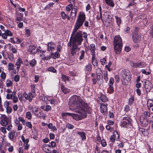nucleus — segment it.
<instances>
[{
    "instance_id": "nucleus-1",
    "label": "nucleus",
    "mask_w": 153,
    "mask_h": 153,
    "mask_svg": "<svg viewBox=\"0 0 153 153\" xmlns=\"http://www.w3.org/2000/svg\"><path fill=\"white\" fill-rule=\"evenodd\" d=\"M85 18V15L83 12H80L79 13L74 25L71 37L68 44V47L72 46L71 49V54L72 56L76 54V52L80 50L78 46L81 44L83 39L82 32L80 31H77L82 25Z\"/></svg>"
},
{
    "instance_id": "nucleus-2",
    "label": "nucleus",
    "mask_w": 153,
    "mask_h": 153,
    "mask_svg": "<svg viewBox=\"0 0 153 153\" xmlns=\"http://www.w3.org/2000/svg\"><path fill=\"white\" fill-rule=\"evenodd\" d=\"M69 108L74 112L79 111V109H87L89 111L91 108L79 96L74 95L69 99Z\"/></svg>"
},
{
    "instance_id": "nucleus-3",
    "label": "nucleus",
    "mask_w": 153,
    "mask_h": 153,
    "mask_svg": "<svg viewBox=\"0 0 153 153\" xmlns=\"http://www.w3.org/2000/svg\"><path fill=\"white\" fill-rule=\"evenodd\" d=\"M91 109L89 111L87 109H79V111L75 112L79 113V114L70 113H67L66 114L67 115L72 116L73 118L76 120H79L82 119L86 117L87 113H90L91 111Z\"/></svg>"
},
{
    "instance_id": "nucleus-4",
    "label": "nucleus",
    "mask_w": 153,
    "mask_h": 153,
    "mask_svg": "<svg viewBox=\"0 0 153 153\" xmlns=\"http://www.w3.org/2000/svg\"><path fill=\"white\" fill-rule=\"evenodd\" d=\"M114 49L116 54H120L122 50L123 46L121 38L119 36H116L114 40Z\"/></svg>"
},
{
    "instance_id": "nucleus-5",
    "label": "nucleus",
    "mask_w": 153,
    "mask_h": 153,
    "mask_svg": "<svg viewBox=\"0 0 153 153\" xmlns=\"http://www.w3.org/2000/svg\"><path fill=\"white\" fill-rule=\"evenodd\" d=\"M1 125L3 126H7V129L8 131L10 130L12 127L11 121L5 114H1Z\"/></svg>"
},
{
    "instance_id": "nucleus-6",
    "label": "nucleus",
    "mask_w": 153,
    "mask_h": 153,
    "mask_svg": "<svg viewBox=\"0 0 153 153\" xmlns=\"http://www.w3.org/2000/svg\"><path fill=\"white\" fill-rule=\"evenodd\" d=\"M128 74L125 70H123L121 72L122 82L124 85H127L131 80L130 76Z\"/></svg>"
},
{
    "instance_id": "nucleus-7",
    "label": "nucleus",
    "mask_w": 153,
    "mask_h": 153,
    "mask_svg": "<svg viewBox=\"0 0 153 153\" xmlns=\"http://www.w3.org/2000/svg\"><path fill=\"white\" fill-rule=\"evenodd\" d=\"M121 122V126L124 127H130L131 126V120L128 116H125L122 117Z\"/></svg>"
},
{
    "instance_id": "nucleus-8",
    "label": "nucleus",
    "mask_w": 153,
    "mask_h": 153,
    "mask_svg": "<svg viewBox=\"0 0 153 153\" xmlns=\"http://www.w3.org/2000/svg\"><path fill=\"white\" fill-rule=\"evenodd\" d=\"M141 38V35L136 31L133 33L132 39L134 42H137L140 41Z\"/></svg>"
},
{
    "instance_id": "nucleus-9",
    "label": "nucleus",
    "mask_w": 153,
    "mask_h": 153,
    "mask_svg": "<svg viewBox=\"0 0 153 153\" xmlns=\"http://www.w3.org/2000/svg\"><path fill=\"white\" fill-rule=\"evenodd\" d=\"M55 45L52 42H48L47 44V50L50 52H52L54 50Z\"/></svg>"
},
{
    "instance_id": "nucleus-10",
    "label": "nucleus",
    "mask_w": 153,
    "mask_h": 153,
    "mask_svg": "<svg viewBox=\"0 0 153 153\" xmlns=\"http://www.w3.org/2000/svg\"><path fill=\"white\" fill-rule=\"evenodd\" d=\"M108 104H104L102 103L101 104L100 108L101 109V112L102 113L106 112L107 111V105Z\"/></svg>"
},
{
    "instance_id": "nucleus-11",
    "label": "nucleus",
    "mask_w": 153,
    "mask_h": 153,
    "mask_svg": "<svg viewBox=\"0 0 153 153\" xmlns=\"http://www.w3.org/2000/svg\"><path fill=\"white\" fill-rule=\"evenodd\" d=\"M61 85L62 91L65 94L69 93L71 91L70 89L65 87L62 84H61Z\"/></svg>"
},
{
    "instance_id": "nucleus-12",
    "label": "nucleus",
    "mask_w": 153,
    "mask_h": 153,
    "mask_svg": "<svg viewBox=\"0 0 153 153\" xmlns=\"http://www.w3.org/2000/svg\"><path fill=\"white\" fill-rule=\"evenodd\" d=\"M23 62L21 59L19 58L17 60L15 65L17 66L16 69L17 70H19L21 65V64H22Z\"/></svg>"
},
{
    "instance_id": "nucleus-13",
    "label": "nucleus",
    "mask_w": 153,
    "mask_h": 153,
    "mask_svg": "<svg viewBox=\"0 0 153 153\" xmlns=\"http://www.w3.org/2000/svg\"><path fill=\"white\" fill-rule=\"evenodd\" d=\"M99 78V77H97V76L96 77H94L92 79V82L94 84H95L97 83L98 84L100 85L102 84V83L103 82V79H101L102 82L100 83L99 82V79H100V78Z\"/></svg>"
},
{
    "instance_id": "nucleus-14",
    "label": "nucleus",
    "mask_w": 153,
    "mask_h": 153,
    "mask_svg": "<svg viewBox=\"0 0 153 153\" xmlns=\"http://www.w3.org/2000/svg\"><path fill=\"white\" fill-rule=\"evenodd\" d=\"M36 47L33 45H30L29 47V51L32 53H36Z\"/></svg>"
},
{
    "instance_id": "nucleus-15",
    "label": "nucleus",
    "mask_w": 153,
    "mask_h": 153,
    "mask_svg": "<svg viewBox=\"0 0 153 153\" xmlns=\"http://www.w3.org/2000/svg\"><path fill=\"white\" fill-rule=\"evenodd\" d=\"M90 48L92 55H95V50L96 48L95 44H91L90 45Z\"/></svg>"
},
{
    "instance_id": "nucleus-16",
    "label": "nucleus",
    "mask_w": 153,
    "mask_h": 153,
    "mask_svg": "<svg viewBox=\"0 0 153 153\" xmlns=\"http://www.w3.org/2000/svg\"><path fill=\"white\" fill-rule=\"evenodd\" d=\"M42 149L46 153H51L52 152V151L50 150L48 148L47 144H44L42 146Z\"/></svg>"
},
{
    "instance_id": "nucleus-17",
    "label": "nucleus",
    "mask_w": 153,
    "mask_h": 153,
    "mask_svg": "<svg viewBox=\"0 0 153 153\" xmlns=\"http://www.w3.org/2000/svg\"><path fill=\"white\" fill-rule=\"evenodd\" d=\"M61 15L62 18L63 19H65L66 18L68 20H70L71 19V18L63 11L61 12Z\"/></svg>"
},
{
    "instance_id": "nucleus-18",
    "label": "nucleus",
    "mask_w": 153,
    "mask_h": 153,
    "mask_svg": "<svg viewBox=\"0 0 153 153\" xmlns=\"http://www.w3.org/2000/svg\"><path fill=\"white\" fill-rule=\"evenodd\" d=\"M147 106L149 110H151V108L153 107V101L151 100H149L147 102Z\"/></svg>"
},
{
    "instance_id": "nucleus-19",
    "label": "nucleus",
    "mask_w": 153,
    "mask_h": 153,
    "mask_svg": "<svg viewBox=\"0 0 153 153\" xmlns=\"http://www.w3.org/2000/svg\"><path fill=\"white\" fill-rule=\"evenodd\" d=\"M7 47L9 48V49L12 51V52L14 53H16L17 52V51L16 49L14 48L13 46L11 44H9L7 45Z\"/></svg>"
},
{
    "instance_id": "nucleus-20",
    "label": "nucleus",
    "mask_w": 153,
    "mask_h": 153,
    "mask_svg": "<svg viewBox=\"0 0 153 153\" xmlns=\"http://www.w3.org/2000/svg\"><path fill=\"white\" fill-rule=\"evenodd\" d=\"M16 93L15 92L13 91L12 92V94H7L6 95V98L7 99L11 100L13 98L15 95H16Z\"/></svg>"
},
{
    "instance_id": "nucleus-21",
    "label": "nucleus",
    "mask_w": 153,
    "mask_h": 153,
    "mask_svg": "<svg viewBox=\"0 0 153 153\" xmlns=\"http://www.w3.org/2000/svg\"><path fill=\"white\" fill-rule=\"evenodd\" d=\"M91 62L92 65L94 66H97V61L95 59V56L96 55H92Z\"/></svg>"
},
{
    "instance_id": "nucleus-22",
    "label": "nucleus",
    "mask_w": 153,
    "mask_h": 153,
    "mask_svg": "<svg viewBox=\"0 0 153 153\" xmlns=\"http://www.w3.org/2000/svg\"><path fill=\"white\" fill-rule=\"evenodd\" d=\"M99 10L100 13L98 12V14L97 16V19L98 20H100L101 19L102 20V15L101 13V10L102 8L100 5L99 6Z\"/></svg>"
},
{
    "instance_id": "nucleus-23",
    "label": "nucleus",
    "mask_w": 153,
    "mask_h": 153,
    "mask_svg": "<svg viewBox=\"0 0 153 153\" xmlns=\"http://www.w3.org/2000/svg\"><path fill=\"white\" fill-rule=\"evenodd\" d=\"M15 132L14 131H10L8 134V137L10 140L13 139L15 137Z\"/></svg>"
},
{
    "instance_id": "nucleus-24",
    "label": "nucleus",
    "mask_w": 153,
    "mask_h": 153,
    "mask_svg": "<svg viewBox=\"0 0 153 153\" xmlns=\"http://www.w3.org/2000/svg\"><path fill=\"white\" fill-rule=\"evenodd\" d=\"M105 3L111 7H114V3L112 0H105Z\"/></svg>"
},
{
    "instance_id": "nucleus-25",
    "label": "nucleus",
    "mask_w": 153,
    "mask_h": 153,
    "mask_svg": "<svg viewBox=\"0 0 153 153\" xmlns=\"http://www.w3.org/2000/svg\"><path fill=\"white\" fill-rule=\"evenodd\" d=\"M100 99L102 102H105L108 100V99L106 96L104 94H101L100 97Z\"/></svg>"
},
{
    "instance_id": "nucleus-26",
    "label": "nucleus",
    "mask_w": 153,
    "mask_h": 153,
    "mask_svg": "<svg viewBox=\"0 0 153 153\" xmlns=\"http://www.w3.org/2000/svg\"><path fill=\"white\" fill-rule=\"evenodd\" d=\"M51 55L53 56V58L54 59L58 58L60 57V54L57 52H56L54 53H52Z\"/></svg>"
},
{
    "instance_id": "nucleus-27",
    "label": "nucleus",
    "mask_w": 153,
    "mask_h": 153,
    "mask_svg": "<svg viewBox=\"0 0 153 153\" xmlns=\"http://www.w3.org/2000/svg\"><path fill=\"white\" fill-rule=\"evenodd\" d=\"M130 63L131 66L134 68H138V62L135 63L132 61H130Z\"/></svg>"
},
{
    "instance_id": "nucleus-28",
    "label": "nucleus",
    "mask_w": 153,
    "mask_h": 153,
    "mask_svg": "<svg viewBox=\"0 0 153 153\" xmlns=\"http://www.w3.org/2000/svg\"><path fill=\"white\" fill-rule=\"evenodd\" d=\"M7 87H12L13 85L12 82L10 79H7L6 82Z\"/></svg>"
},
{
    "instance_id": "nucleus-29",
    "label": "nucleus",
    "mask_w": 153,
    "mask_h": 153,
    "mask_svg": "<svg viewBox=\"0 0 153 153\" xmlns=\"http://www.w3.org/2000/svg\"><path fill=\"white\" fill-rule=\"evenodd\" d=\"M23 96L26 100H28L29 102L31 101V99L30 98L28 94L26 92H24L23 93Z\"/></svg>"
},
{
    "instance_id": "nucleus-30",
    "label": "nucleus",
    "mask_w": 153,
    "mask_h": 153,
    "mask_svg": "<svg viewBox=\"0 0 153 153\" xmlns=\"http://www.w3.org/2000/svg\"><path fill=\"white\" fill-rule=\"evenodd\" d=\"M36 61L35 59H33L30 61L29 64L32 67H33L36 65Z\"/></svg>"
},
{
    "instance_id": "nucleus-31",
    "label": "nucleus",
    "mask_w": 153,
    "mask_h": 153,
    "mask_svg": "<svg viewBox=\"0 0 153 153\" xmlns=\"http://www.w3.org/2000/svg\"><path fill=\"white\" fill-rule=\"evenodd\" d=\"M97 74V77H99V78H100V79H99V82L100 83L102 82V79H103V74L102 72H101V73H98V74Z\"/></svg>"
},
{
    "instance_id": "nucleus-32",
    "label": "nucleus",
    "mask_w": 153,
    "mask_h": 153,
    "mask_svg": "<svg viewBox=\"0 0 153 153\" xmlns=\"http://www.w3.org/2000/svg\"><path fill=\"white\" fill-rule=\"evenodd\" d=\"M85 69L86 71H91L92 69L91 65L90 64H88L87 65L85 66Z\"/></svg>"
},
{
    "instance_id": "nucleus-33",
    "label": "nucleus",
    "mask_w": 153,
    "mask_h": 153,
    "mask_svg": "<svg viewBox=\"0 0 153 153\" xmlns=\"http://www.w3.org/2000/svg\"><path fill=\"white\" fill-rule=\"evenodd\" d=\"M77 134L81 136L82 139H85V134L84 132H78Z\"/></svg>"
},
{
    "instance_id": "nucleus-34",
    "label": "nucleus",
    "mask_w": 153,
    "mask_h": 153,
    "mask_svg": "<svg viewBox=\"0 0 153 153\" xmlns=\"http://www.w3.org/2000/svg\"><path fill=\"white\" fill-rule=\"evenodd\" d=\"M28 94L29 95L30 98L31 99L32 101L33 98V97H35V95H36V93L35 92H31V91L30 92V93H29Z\"/></svg>"
},
{
    "instance_id": "nucleus-35",
    "label": "nucleus",
    "mask_w": 153,
    "mask_h": 153,
    "mask_svg": "<svg viewBox=\"0 0 153 153\" xmlns=\"http://www.w3.org/2000/svg\"><path fill=\"white\" fill-rule=\"evenodd\" d=\"M146 65V63L144 62H138V68H142L145 67Z\"/></svg>"
},
{
    "instance_id": "nucleus-36",
    "label": "nucleus",
    "mask_w": 153,
    "mask_h": 153,
    "mask_svg": "<svg viewBox=\"0 0 153 153\" xmlns=\"http://www.w3.org/2000/svg\"><path fill=\"white\" fill-rule=\"evenodd\" d=\"M18 120H19L20 122H21L22 123L23 125H25V121L23 117H18Z\"/></svg>"
},
{
    "instance_id": "nucleus-37",
    "label": "nucleus",
    "mask_w": 153,
    "mask_h": 153,
    "mask_svg": "<svg viewBox=\"0 0 153 153\" xmlns=\"http://www.w3.org/2000/svg\"><path fill=\"white\" fill-rule=\"evenodd\" d=\"M14 65L12 63H9L8 65V68L9 71H10L13 70Z\"/></svg>"
},
{
    "instance_id": "nucleus-38",
    "label": "nucleus",
    "mask_w": 153,
    "mask_h": 153,
    "mask_svg": "<svg viewBox=\"0 0 153 153\" xmlns=\"http://www.w3.org/2000/svg\"><path fill=\"white\" fill-rule=\"evenodd\" d=\"M77 10V7L76 6L74 5L71 9V13H76Z\"/></svg>"
},
{
    "instance_id": "nucleus-39",
    "label": "nucleus",
    "mask_w": 153,
    "mask_h": 153,
    "mask_svg": "<svg viewBox=\"0 0 153 153\" xmlns=\"http://www.w3.org/2000/svg\"><path fill=\"white\" fill-rule=\"evenodd\" d=\"M73 5L72 4L68 5L66 7V9L67 11H70L73 7Z\"/></svg>"
},
{
    "instance_id": "nucleus-40",
    "label": "nucleus",
    "mask_w": 153,
    "mask_h": 153,
    "mask_svg": "<svg viewBox=\"0 0 153 153\" xmlns=\"http://www.w3.org/2000/svg\"><path fill=\"white\" fill-rule=\"evenodd\" d=\"M134 99L133 96H131L129 99V104L131 105L134 102Z\"/></svg>"
},
{
    "instance_id": "nucleus-41",
    "label": "nucleus",
    "mask_w": 153,
    "mask_h": 153,
    "mask_svg": "<svg viewBox=\"0 0 153 153\" xmlns=\"http://www.w3.org/2000/svg\"><path fill=\"white\" fill-rule=\"evenodd\" d=\"M115 17L116 20V22L117 25L118 26H119L121 23V19L120 18L118 17L117 16H115Z\"/></svg>"
},
{
    "instance_id": "nucleus-42",
    "label": "nucleus",
    "mask_w": 153,
    "mask_h": 153,
    "mask_svg": "<svg viewBox=\"0 0 153 153\" xmlns=\"http://www.w3.org/2000/svg\"><path fill=\"white\" fill-rule=\"evenodd\" d=\"M4 32L7 36H13V34L11 31L8 30H6L4 31Z\"/></svg>"
},
{
    "instance_id": "nucleus-43",
    "label": "nucleus",
    "mask_w": 153,
    "mask_h": 153,
    "mask_svg": "<svg viewBox=\"0 0 153 153\" xmlns=\"http://www.w3.org/2000/svg\"><path fill=\"white\" fill-rule=\"evenodd\" d=\"M80 53L81 54L79 57V59L81 60L84 57L85 52L84 51H80Z\"/></svg>"
},
{
    "instance_id": "nucleus-44",
    "label": "nucleus",
    "mask_w": 153,
    "mask_h": 153,
    "mask_svg": "<svg viewBox=\"0 0 153 153\" xmlns=\"http://www.w3.org/2000/svg\"><path fill=\"white\" fill-rule=\"evenodd\" d=\"M62 79L64 80V81H65L66 80L69 81H70V77L64 75H62Z\"/></svg>"
},
{
    "instance_id": "nucleus-45",
    "label": "nucleus",
    "mask_w": 153,
    "mask_h": 153,
    "mask_svg": "<svg viewBox=\"0 0 153 153\" xmlns=\"http://www.w3.org/2000/svg\"><path fill=\"white\" fill-rule=\"evenodd\" d=\"M113 136H114L115 137V138L116 139H119V136L118 134V132L116 131H114L113 133Z\"/></svg>"
},
{
    "instance_id": "nucleus-46",
    "label": "nucleus",
    "mask_w": 153,
    "mask_h": 153,
    "mask_svg": "<svg viewBox=\"0 0 153 153\" xmlns=\"http://www.w3.org/2000/svg\"><path fill=\"white\" fill-rule=\"evenodd\" d=\"M26 117L28 119H30L31 118L32 115L30 112L28 111L26 113Z\"/></svg>"
},
{
    "instance_id": "nucleus-47",
    "label": "nucleus",
    "mask_w": 153,
    "mask_h": 153,
    "mask_svg": "<svg viewBox=\"0 0 153 153\" xmlns=\"http://www.w3.org/2000/svg\"><path fill=\"white\" fill-rule=\"evenodd\" d=\"M14 81L16 82H18L20 79V77L18 75H16L13 77Z\"/></svg>"
},
{
    "instance_id": "nucleus-48",
    "label": "nucleus",
    "mask_w": 153,
    "mask_h": 153,
    "mask_svg": "<svg viewBox=\"0 0 153 153\" xmlns=\"http://www.w3.org/2000/svg\"><path fill=\"white\" fill-rule=\"evenodd\" d=\"M0 77L1 79L4 80L6 78V74L4 72L2 71L0 75Z\"/></svg>"
},
{
    "instance_id": "nucleus-49",
    "label": "nucleus",
    "mask_w": 153,
    "mask_h": 153,
    "mask_svg": "<svg viewBox=\"0 0 153 153\" xmlns=\"http://www.w3.org/2000/svg\"><path fill=\"white\" fill-rule=\"evenodd\" d=\"M100 62L102 65H104L106 63V60L105 58L101 59L100 60Z\"/></svg>"
},
{
    "instance_id": "nucleus-50",
    "label": "nucleus",
    "mask_w": 153,
    "mask_h": 153,
    "mask_svg": "<svg viewBox=\"0 0 153 153\" xmlns=\"http://www.w3.org/2000/svg\"><path fill=\"white\" fill-rule=\"evenodd\" d=\"M113 85H109V92L110 94H112L114 91V89Z\"/></svg>"
},
{
    "instance_id": "nucleus-51",
    "label": "nucleus",
    "mask_w": 153,
    "mask_h": 153,
    "mask_svg": "<svg viewBox=\"0 0 153 153\" xmlns=\"http://www.w3.org/2000/svg\"><path fill=\"white\" fill-rule=\"evenodd\" d=\"M48 70L49 71H50L53 73H55L56 72V69L53 67H50L49 68Z\"/></svg>"
},
{
    "instance_id": "nucleus-52",
    "label": "nucleus",
    "mask_w": 153,
    "mask_h": 153,
    "mask_svg": "<svg viewBox=\"0 0 153 153\" xmlns=\"http://www.w3.org/2000/svg\"><path fill=\"white\" fill-rule=\"evenodd\" d=\"M26 126L28 127L29 128L32 129V125L31 122H27L26 123Z\"/></svg>"
},
{
    "instance_id": "nucleus-53",
    "label": "nucleus",
    "mask_w": 153,
    "mask_h": 153,
    "mask_svg": "<svg viewBox=\"0 0 153 153\" xmlns=\"http://www.w3.org/2000/svg\"><path fill=\"white\" fill-rule=\"evenodd\" d=\"M114 82V79L112 78H110L108 83L109 85H113Z\"/></svg>"
},
{
    "instance_id": "nucleus-54",
    "label": "nucleus",
    "mask_w": 153,
    "mask_h": 153,
    "mask_svg": "<svg viewBox=\"0 0 153 153\" xmlns=\"http://www.w3.org/2000/svg\"><path fill=\"white\" fill-rule=\"evenodd\" d=\"M6 109L7 112L8 114H10L11 113L12 109L10 107H8L6 108Z\"/></svg>"
},
{
    "instance_id": "nucleus-55",
    "label": "nucleus",
    "mask_w": 153,
    "mask_h": 153,
    "mask_svg": "<svg viewBox=\"0 0 153 153\" xmlns=\"http://www.w3.org/2000/svg\"><path fill=\"white\" fill-rule=\"evenodd\" d=\"M150 113L149 112L145 111L144 112V115L146 117H150Z\"/></svg>"
},
{
    "instance_id": "nucleus-56",
    "label": "nucleus",
    "mask_w": 153,
    "mask_h": 153,
    "mask_svg": "<svg viewBox=\"0 0 153 153\" xmlns=\"http://www.w3.org/2000/svg\"><path fill=\"white\" fill-rule=\"evenodd\" d=\"M104 79L107 82V81L108 80V74L107 72H105L104 73Z\"/></svg>"
},
{
    "instance_id": "nucleus-57",
    "label": "nucleus",
    "mask_w": 153,
    "mask_h": 153,
    "mask_svg": "<svg viewBox=\"0 0 153 153\" xmlns=\"http://www.w3.org/2000/svg\"><path fill=\"white\" fill-rule=\"evenodd\" d=\"M112 63L111 62H110L108 65H106L105 66V68L107 69L109 71H110V68L111 65Z\"/></svg>"
},
{
    "instance_id": "nucleus-58",
    "label": "nucleus",
    "mask_w": 153,
    "mask_h": 153,
    "mask_svg": "<svg viewBox=\"0 0 153 153\" xmlns=\"http://www.w3.org/2000/svg\"><path fill=\"white\" fill-rule=\"evenodd\" d=\"M9 103L7 101H5L4 103V106L5 108L9 107Z\"/></svg>"
},
{
    "instance_id": "nucleus-59",
    "label": "nucleus",
    "mask_w": 153,
    "mask_h": 153,
    "mask_svg": "<svg viewBox=\"0 0 153 153\" xmlns=\"http://www.w3.org/2000/svg\"><path fill=\"white\" fill-rule=\"evenodd\" d=\"M76 16V13H71L70 14V16H71V18L72 19H75Z\"/></svg>"
},
{
    "instance_id": "nucleus-60",
    "label": "nucleus",
    "mask_w": 153,
    "mask_h": 153,
    "mask_svg": "<svg viewBox=\"0 0 153 153\" xmlns=\"http://www.w3.org/2000/svg\"><path fill=\"white\" fill-rule=\"evenodd\" d=\"M48 100L50 102V103L52 104H55V100L53 98L48 99Z\"/></svg>"
},
{
    "instance_id": "nucleus-61",
    "label": "nucleus",
    "mask_w": 153,
    "mask_h": 153,
    "mask_svg": "<svg viewBox=\"0 0 153 153\" xmlns=\"http://www.w3.org/2000/svg\"><path fill=\"white\" fill-rule=\"evenodd\" d=\"M17 130L19 131H20L22 130V124H19L17 125Z\"/></svg>"
},
{
    "instance_id": "nucleus-62",
    "label": "nucleus",
    "mask_w": 153,
    "mask_h": 153,
    "mask_svg": "<svg viewBox=\"0 0 153 153\" xmlns=\"http://www.w3.org/2000/svg\"><path fill=\"white\" fill-rule=\"evenodd\" d=\"M32 110L33 112L34 113H36V112H37L38 111L37 108L34 106H33L32 107Z\"/></svg>"
},
{
    "instance_id": "nucleus-63",
    "label": "nucleus",
    "mask_w": 153,
    "mask_h": 153,
    "mask_svg": "<svg viewBox=\"0 0 153 153\" xmlns=\"http://www.w3.org/2000/svg\"><path fill=\"white\" fill-rule=\"evenodd\" d=\"M13 102L14 103H16L18 101V98L17 97H16L15 95L14 96L13 98Z\"/></svg>"
},
{
    "instance_id": "nucleus-64",
    "label": "nucleus",
    "mask_w": 153,
    "mask_h": 153,
    "mask_svg": "<svg viewBox=\"0 0 153 153\" xmlns=\"http://www.w3.org/2000/svg\"><path fill=\"white\" fill-rule=\"evenodd\" d=\"M45 108L44 109V110L46 111H49L51 109V107L49 105H47L45 106Z\"/></svg>"
}]
</instances>
